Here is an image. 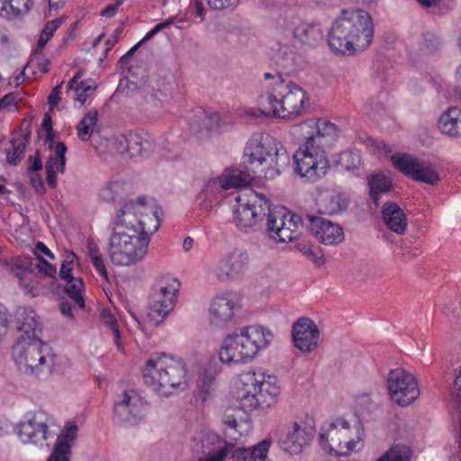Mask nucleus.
Segmentation results:
<instances>
[{
	"mask_svg": "<svg viewBox=\"0 0 461 461\" xmlns=\"http://www.w3.org/2000/svg\"><path fill=\"white\" fill-rule=\"evenodd\" d=\"M294 42L300 46L314 47L323 39L321 25L296 19L291 28Z\"/></svg>",
	"mask_w": 461,
	"mask_h": 461,
	"instance_id": "obj_23",
	"label": "nucleus"
},
{
	"mask_svg": "<svg viewBox=\"0 0 461 461\" xmlns=\"http://www.w3.org/2000/svg\"><path fill=\"white\" fill-rule=\"evenodd\" d=\"M73 269V260H64L61 264V267L59 269V277L62 280H65L66 282L75 278V276H72L71 272Z\"/></svg>",
	"mask_w": 461,
	"mask_h": 461,
	"instance_id": "obj_60",
	"label": "nucleus"
},
{
	"mask_svg": "<svg viewBox=\"0 0 461 461\" xmlns=\"http://www.w3.org/2000/svg\"><path fill=\"white\" fill-rule=\"evenodd\" d=\"M147 402L134 390H125L113 406V420L119 423L135 421L144 415Z\"/></svg>",
	"mask_w": 461,
	"mask_h": 461,
	"instance_id": "obj_16",
	"label": "nucleus"
},
{
	"mask_svg": "<svg viewBox=\"0 0 461 461\" xmlns=\"http://www.w3.org/2000/svg\"><path fill=\"white\" fill-rule=\"evenodd\" d=\"M289 163L290 157L282 143L270 135L262 136L259 141L246 146L242 165L224 169L217 181L223 190L244 187L256 177L275 178Z\"/></svg>",
	"mask_w": 461,
	"mask_h": 461,
	"instance_id": "obj_2",
	"label": "nucleus"
},
{
	"mask_svg": "<svg viewBox=\"0 0 461 461\" xmlns=\"http://www.w3.org/2000/svg\"><path fill=\"white\" fill-rule=\"evenodd\" d=\"M318 147L325 150L337 140L339 130L335 123L324 119L316 120Z\"/></svg>",
	"mask_w": 461,
	"mask_h": 461,
	"instance_id": "obj_31",
	"label": "nucleus"
},
{
	"mask_svg": "<svg viewBox=\"0 0 461 461\" xmlns=\"http://www.w3.org/2000/svg\"><path fill=\"white\" fill-rule=\"evenodd\" d=\"M101 317L107 327L111 329L114 343L116 344L118 349L122 350L123 347L121 343L120 331L115 317L111 313L109 310L106 309L102 311Z\"/></svg>",
	"mask_w": 461,
	"mask_h": 461,
	"instance_id": "obj_44",
	"label": "nucleus"
},
{
	"mask_svg": "<svg viewBox=\"0 0 461 461\" xmlns=\"http://www.w3.org/2000/svg\"><path fill=\"white\" fill-rule=\"evenodd\" d=\"M294 161L295 172L310 182L323 177L330 166L325 150L319 147H300L294 154Z\"/></svg>",
	"mask_w": 461,
	"mask_h": 461,
	"instance_id": "obj_10",
	"label": "nucleus"
},
{
	"mask_svg": "<svg viewBox=\"0 0 461 461\" xmlns=\"http://www.w3.org/2000/svg\"><path fill=\"white\" fill-rule=\"evenodd\" d=\"M246 380L253 386L254 391H258V399L263 402L264 407H271L276 401L280 390L276 384V377L267 375V378L263 373H248Z\"/></svg>",
	"mask_w": 461,
	"mask_h": 461,
	"instance_id": "obj_22",
	"label": "nucleus"
},
{
	"mask_svg": "<svg viewBox=\"0 0 461 461\" xmlns=\"http://www.w3.org/2000/svg\"><path fill=\"white\" fill-rule=\"evenodd\" d=\"M28 175L30 178V183L35 189V191L40 194H45L46 188L41 175L37 172L28 173Z\"/></svg>",
	"mask_w": 461,
	"mask_h": 461,
	"instance_id": "obj_54",
	"label": "nucleus"
},
{
	"mask_svg": "<svg viewBox=\"0 0 461 461\" xmlns=\"http://www.w3.org/2000/svg\"><path fill=\"white\" fill-rule=\"evenodd\" d=\"M303 221L300 215L292 213L285 208L270 209L267 219L268 236L277 242H288L300 235Z\"/></svg>",
	"mask_w": 461,
	"mask_h": 461,
	"instance_id": "obj_11",
	"label": "nucleus"
},
{
	"mask_svg": "<svg viewBox=\"0 0 461 461\" xmlns=\"http://www.w3.org/2000/svg\"><path fill=\"white\" fill-rule=\"evenodd\" d=\"M328 43L336 54L352 55L366 50L374 37V23L369 13L362 8L343 9L332 23Z\"/></svg>",
	"mask_w": 461,
	"mask_h": 461,
	"instance_id": "obj_3",
	"label": "nucleus"
},
{
	"mask_svg": "<svg viewBox=\"0 0 461 461\" xmlns=\"http://www.w3.org/2000/svg\"><path fill=\"white\" fill-rule=\"evenodd\" d=\"M292 337L295 348L303 352H310L318 347L320 331L313 321L302 317L294 323Z\"/></svg>",
	"mask_w": 461,
	"mask_h": 461,
	"instance_id": "obj_20",
	"label": "nucleus"
},
{
	"mask_svg": "<svg viewBox=\"0 0 461 461\" xmlns=\"http://www.w3.org/2000/svg\"><path fill=\"white\" fill-rule=\"evenodd\" d=\"M29 166L27 167V173L37 172L42 169V161L40 157V153L37 150L35 157L30 156L28 158Z\"/></svg>",
	"mask_w": 461,
	"mask_h": 461,
	"instance_id": "obj_61",
	"label": "nucleus"
},
{
	"mask_svg": "<svg viewBox=\"0 0 461 461\" xmlns=\"http://www.w3.org/2000/svg\"><path fill=\"white\" fill-rule=\"evenodd\" d=\"M271 442L270 438H265L250 447L253 461H260L267 458Z\"/></svg>",
	"mask_w": 461,
	"mask_h": 461,
	"instance_id": "obj_47",
	"label": "nucleus"
},
{
	"mask_svg": "<svg viewBox=\"0 0 461 461\" xmlns=\"http://www.w3.org/2000/svg\"><path fill=\"white\" fill-rule=\"evenodd\" d=\"M438 125L439 131L451 138L461 136V109L451 106L441 113Z\"/></svg>",
	"mask_w": 461,
	"mask_h": 461,
	"instance_id": "obj_29",
	"label": "nucleus"
},
{
	"mask_svg": "<svg viewBox=\"0 0 461 461\" xmlns=\"http://www.w3.org/2000/svg\"><path fill=\"white\" fill-rule=\"evenodd\" d=\"M348 203V197L344 193L335 190L321 192L316 200L318 212L329 215L338 214L346 211Z\"/></svg>",
	"mask_w": 461,
	"mask_h": 461,
	"instance_id": "obj_27",
	"label": "nucleus"
},
{
	"mask_svg": "<svg viewBox=\"0 0 461 461\" xmlns=\"http://www.w3.org/2000/svg\"><path fill=\"white\" fill-rule=\"evenodd\" d=\"M49 415L41 411L29 413L27 420L17 428V435L23 443L41 444L46 439Z\"/></svg>",
	"mask_w": 461,
	"mask_h": 461,
	"instance_id": "obj_18",
	"label": "nucleus"
},
{
	"mask_svg": "<svg viewBox=\"0 0 461 461\" xmlns=\"http://www.w3.org/2000/svg\"><path fill=\"white\" fill-rule=\"evenodd\" d=\"M231 458L233 461H253V457L251 456L250 447L236 448L232 452Z\"/></svg>",
	"mask_w": 461,
	"mask_h": 461,
	"instance_id": "obj_56",
	"label": "nucleus"
},
{
	"mask_svg": "<svg viewBox=\"0 0 461 461\" xmlns=\"http://www.w3.org/2000/svg\"><path fill=\"white\" fill-rule=\"evenodd\" d=\"M277 76L271 91L260 97L259 110L266 116L294 119L306 110V94L299 86Z\"/></svg>",
	"mask_w": 461,
	"mask_h": 461,
	"instance_id": "obj_6",
	"label": "nucleus"
},
{
	"mask_svg": "<svg viewBox=\"0 0 461 461\" xmlns=\"http://www.w3.org/2000/svg\"><path fill=\"white\" fill-rule=\"evenodd\" d=\"M24 143L25 141L17 142L11 140V147L5 149L6 162L11 166H17L24 155Z\"/></svg>",
	"mask_w": 461,
	"mask_h": 461,
	"instance_id": "obj_42",
	"label": "nucleus"
},
{
	"mask_svg": "<svg viewBox=\"0 0 461 461\" xmlns=\"http://www.w3.org/2000/svg\"><path fill=\"white\" fill-rule=\"evenodd\" d=\"M17 329L20 335L17 338H23L26 340H42L41 335L42 332L41 323L35 312L32 308H23L17 313Z\"/></svg>",
	"mask_w": 461,
	"mask_h": 461,
	"instance_id": "obj_26",
	"label": "nucleus"
},
{
	"mask_svg": "<svg viewBox=\"0 0 461 461\" xmlns=\"http://www.w3.org/2000/svg\"><path fill=\"white\" fill-rule=\"evenodd\" d=\"M387 387L391 400L399 406H407L412 403L420 395L417 380L402 368H396L389 372Z\"/></svg>",
	"mask_w": 461,
	"mask_h": 461,
	"instance_id": "obj_14",
	"label": "nucleus"
},
{
	"mask_svg": "<svg viewBox=\"0 0 461 461\" xmlns=\"http://www.w3.org/2000/svg\"><path fill=\"white\" fill-rule=\"evenodd\" d=\"M39 272L43 273L45 276L54 277L57 273V268L54 265H51L43 258H41L38 266Z\"/></svg>",
	"mask_w": 461,
	"mask_h": 461,
	"instance_id": "obj_59",
	"label": "nucleus"
},
{
	"mask_svg": "<svg viewBox=\"0 0 461 461\" xmlns=\"http://www.w3.org/2000/svg\"><path fill=\"white\" fill-rule=\"evenodd\" d=\"M123 23L120 24L113 32L112 35L109 36L107 39L105 44L107 45V48L104 50V57H106L108 51H110L111 48L118 42L119 36L123 32Z\"/></svg>",
	"mask_w": 461,
	"mask_h": 461,
	"instance_id": "obj_62",
	"label": "nucleus"
},
{
	"mask_svg": "<svg viewBox=\"0 0 461 461\" xmlns=\"http://www.w3.org/2000/svg\"><path fill=\"white\" fill-rule=\"evenodd\" d=\"M258 391L249 389L240 396V406L245 411H253L258 407L263 408V402L258 399Z\"/></svg>",
	"mask_w": 461,
	"mask_h": 461,
	"instance_id": "obj_43",
	"label": "nucleus"
},
{
	"mask_svg": "<svg viewBox=\"0 0 461 461\" xmlns=\"http://www.w3.org/2000/svg\"><path fill=\"white\" fill-rule=\"evenodd\" d=\"M120 189L121 185L119 183H110L100 189L99 199L107 203L114 202Z\"/></svg>",
	"mask_w": 461,
	"mask_h": 461,
	"instance_id": "obj_48",
	"label": "nucleus"
},
{
	"mask_svg": "<svg viewBox=\"0 0 461 461\" xmlns=\"http://www.w3.org/2000/svg\"><path fill=\"white\" fill-rule=\"evenodd\" d=\"M50 348L43 340H24L17 338L12 350V357L18 369L29 375H39L47 367L50 372L53 366L49 357Z\"/></svg>",
	"mask_w": 461,
	"mask_h": 461,
	"instance_id": "obj_8",
	"label": "nucleus"
},
{
	"mask_svg": "<svg viewBox=\"0 0 461 461\" xmlns=\"http://www.w3.org/2000/svg\"><path fill=\"white\" fill-rule=\"evenodd\" d=\"M276 62L285 73L294 72L296 69V52L294 48L280 45L276 52Z\"/></svg>",
	"mask_w": 461,
	"mask_h": 461,
	"instance_id": "obj_35",
	"label": "nucleus"
},
{
	"mask_svg": "<svg viewBox=\"0 0 461 461\" xmlns=\"http://www.w3.org/2000/svg\"><path fill=\"white\" fill-rule=\"evenodd\" d=\"M237 303L231 294L217 295L209 309L210 321L216 326H223L235 315Z\"/></svg>",
	"mask_w": 461,
	"mask_h": 461,
	"instance_id": "obj_24",
	"label": "nucleus"
},
{
	"mask_svg": "<svg viewBox=\"0 0 461 461\" xmlns=\"http://www.w3.org/2000/svg\"><path fill=\"white\" fill-rule=\"evenodd\" d=\"M77 430L78 428L75 422H68L59 435L47 461H70L71 447L75 443Z\"/></svg>",
	"mask_w": 461,
	"mask_h": 461,
	"instance_id": "obj_25",
	"label": "nucleus"
},
{
	"mask_svg": "<svg viewBox=\"0 0 461 461\" xmlns=\"http://www.w3.org/2000/svg\"><path fill=\"white\" fill-rule=\"evenodd\" d=\"M312 436V428L302 426L297 421H294L286 426L278 442L284 451L291 455H297L310 443Z\"/></svg>",
	"mask_w": 461,
	"mask_h": 461,
	"instance_id": "obj_19",
	"label": "nucleus"
},
{
	"mask_svg": "<svg viewBox=\"0 0 461 461\" xmlns=\"http://www.w3.org/2000/svg\"><path fill=\"white\" fill-rule=\"evenodd\" d=\"M175 21L174 17H171L170 19L158 23L153 29H151L145 37L141 40V41H146L153 38L158 32L162 31L163 29L168 28Z\"/></svg>",
	"mask_w": 461,
	"mask_h": 461,
	"instance_id": "obj_58",
	"label": "nucleus"
},
{
	"mask_svg": "<svg viewBox=\"0 0 461 461\" xmlns=\"http://www.w3.org/2000/svg\"><path fill=\"white\" fill-rule=\"evenodd\" d=\"M214 376L208 372H204L202 380L198 382V391L195 394L197 400L205 402L212 397L213 392Z\"/></svg>",
	"mask_w": 461,
	"mask_h": 461,
	"instance_id": "obj_41",
	"label": "nucleus"
},
{
	"mask_svg": "<svg viewBox=\"0 0 461 461\" xmlns=\"http://www.w3.org/2000/svg\"><path fill=\"white\" fill-rule=\"evenodd\" d=\"M423 45L427 51L433 53L441 48L442 41L436 33L427 32L423 33Z\"/></svg>",
	"mask_w": 461,
	"mask_h": 461,
	"instance_id": "obj_49",
	"label": "nucleus"
},
{
	"mask_svg": "<svg viewBox=\"0 0 461 461\" xmlns=\"http://www.w3.org/2000/svg\"><path fill=\"white\" fill-rule=\"evenodd\" d=\"M95 89V87L93 86L91 79L82 80L79 82V85H77L74 99L83 105Z\"/></svg>",
	"mask_w": 461,
	"mask_h": 461,
	"instance_id": "obj_46",
	"label": "nucleus"
},
{
	"mask_svg": "<svg viewBox=\"0 0 461 461\" xmlns=\"http://www.w3.org/2000/svg\"><path fill=\"white\" fill-rule=\"evenodd\" d=\"M176 288L160 281L156 283L149 296L148 321L154 326L162 323L174 309Z\"/></svg>",
	"mask_w": 461,
	"mask_h": 461,
	"instance_id": "obj_13",
	"label": "nucleus"
},
{
	"mask_svg": "<svg viewBox=\"0 0 461 461\" xmlns=\"http://www.w3.org/2000/svg\"><path fill=\"white\" fill-rule=\"evenodd\" d=\"M391 161L395 168L415 181L435 185L440 180L438 173L429 162L406 153L392 155Z\"/></svg>",
	"mask_w": 461,
	"mask_h": 461,
	"instance_id": "obj_15",
	"label": "nucleus"
},
{
	"mask_svg": "<svg viewBox=\"0 0 461 461\" xmlns=\"http://www.w3.org/2000/svg\"><path fill=\"white\" fill-rule=\"evenodd\" d=\"M15 276L19 279L20 285L23 286L28 292H32L36 286L30 281L29 274L21 269L19 266H17V271L14 273Z\"/></svg>",
	"mask_w": 461,
	"mask_h": 461,
	"instance_id": "obj_53",
	"label": "nucleus"
},
{
	"mask_svg": "<svg viewBox=\"0 0 461 461\" xmlns=\"http://www.w3.org/2000/svg\"><path fill=\"white\" fill-rule=\"evenodd\" d=\"M310 229L315 238L322 244L336 246L344 240L343 228L330 220L307 214Z\"/></svg>",
	"mask_w": 461,
	"mask_h": 461,
	"instance_id": "obj_21",
	"label": "nucleus"
},
{
	"mask_svg": "<svg viewBox=\"0 0 461 461\" xmlns=\"http://www.w3.org/2000/svg\"><path fill=\"white\" fill-rule=\"evenodd\" d=\"M212 10L221 11L232 9L239 4L240 0H205Z\"/></svg>",
	"mask_w": 461,
	"mask_h": 461,
	"instance_id": "obj_51",
	"label": "nucleus"
},
{
	"mask_svg": "<svg viewBox=\"0 0 461 461\" xmlns=\"http://www.w3.org/2000/svg\"><path fill=\"white\" fill-rule=\"evenodd\" d=\"M273 339V333L262 326L240 328L239 332L236 330L225 337L219 358L224 364L245 363L267 348Z\"/></svg>",
	"mask_w": 461,
	"mask_h": 461,
	"instance_id": "obj_4",
	"label": "nucleus"
},
{
	"mask_svg": "<svg viewBox=\"0 0 461 461\" xmlns=\"http://www.w3.org/2000/svg\"><path fill=\"white\" fill-rule=\"evenodd\" d=\"M411 450L402 444H395L391 447L376 461H411Z\"/></svg>",
	"mask_w": 461,
	"mask_h": 461,
	"instance_id": "obj_40",
	"label": "nucleus"
},
{
	"mask_svg": "<svg viewBox=\"0 0 461 461\" xmlns=\"http://www.w3.org/2000/svg\"><path fill=\"white\" fill-rule=\"evenodd\" d=\"M296 249L316 267H322L325 263V258L321 249L307 242H299L295 245Z\"/></svg>",
	"mask_w": 461,
	"mask_h": 461,
	"instance_id": "obj_37",
	"label": "nucleus"
},
{
	"mask_svg": "<svg viewBox=\"0 0 461 461\" xmlns=\"http://www.w3.org/2000/svg\"><path fill=\"white\" fill-rule=\"evenodd\" d=\"M84 282L80 277H75L67 281L65 293L78 306L79 309L85 308V300L82 294L84 289Z\"/></svg>",
	"mask_w": 461,
	"mask_h": 461,
	"instance_id": "obj_36",
	"label": "nucleus"
},
{
	"mask_svg": "<svg viewBox=\"0 0 461 461\" xmlns=\"http://www.w3.org/2000/svg\"><path fill=\"white\" fill-rule=\"evenodd\" d=\"M237 208L234 210V221L237 227L245 232H249L258 221L268 217L270 213L269 201L258 193L253 194V199L243 196L236 198Z\"/></svg>",
	"mask_w": 461,
	"mask_h": 461,
	"instance_id": "obj_9",
	"label": "nucleus"
},
{
	"mask_svg": "<svg viewBox=\"0 0 461 461\" xmlns=\"http://www.w3.org/2000/svg\"><path fill=\"white\" fill-rule=\"evenodd\" d=\"M139 131L131 132L127 136H120L116 140L122 149H117V154L128 153L131 158H137V151H140L139 146Z\"/></svg>",
	"mask_w": 461,
	"mask_h": 461,
	"instance_id": "obj_39",
	"label": "nucleus"
},
{
	"mask_svg": "<svg viewBox=\"0 0 461 461\" xmlns=\"http://www.w3.org/2000/svg\"><path fill=\"white\" fill-rule=\"evenodd\" d=\"M41 127L46 131V139L45 143H48L49 149L53 151L51 153L46 163H45V170H46V181L48 185L50 188L57 187V173H64L66 168V152L67 146L64 142L54 141V131L52 128V120L49 113H45Z\"/></svg>",
	"mask_w": 461,
	"mask_h": 461,
	"instance_id": "obj_12",
	"label": "nucleus"
},
{
	"mask_svg": "<svg viewBox=\"0 0 461 461\" xmlns=\"http://www.w3.org/2000/svg\"><path fill=\"white\" fill-rule=\"evenodd\" d=\"M98 115V111L96 109H92L88 111L77 123L76 129L77 137L81 140L86 141L90 138L97 123Z\"/></svg>",
	"mask_w": 461,
	"mask_h": 461,
	"instance_id": "obj_34",
	"label": "nucleus"
},
{
	"mask_svg": "<svg viewBox=\"0 0 461 461\" xmlns=\"http://www.w3.org/2000/svg\"><path fill=\"white\" fill-rule=\"evenodd\" d=\"M122 2L123 0H117L114 4L108 5L104 9H103L101 15L107 18L114 16Z\"/></svg>",
	"mask_w": 461,
	"mask_h": 461,
	"instance_id": "obj_64",
	"label": "nucleus"
},
{
	"mask_svg": "<svg viewBox=\"0 0 461 461\" xmlns=\"http://www.w3.org/2000/svg\"><path fill=\"white\" fill-rule=\"evenodd\" d=\"M363 426L357 422L351 427L341 417H338L322 427L320 434V444L330 455L344 456L355 450L357 444L362 439Z\"/></svg>",
	"mask_w": 461,
	"mask_h": 461,
	"instance_id": "obj_7",
	"label": "nucleus"
},
{
	"mask_svg": "<svg viewBox=\"0 0 461 461\" xmlns=\"http://www.w3.org/2000/svg\"><path fill=\"white\" fill-rule=\"evenodd\" d=\"M32 5L31 0H0V16L11 19L27 13Z\"/></svg>",
	"mask_w": 461,
	"mask_h": 461,
	"instance_id": "obj_32",
	"label": "nucleus"
},
{
	"mask_svg": "<svg viewBox=\"0 0 461 461\" xmlns=\"http://www.w3.org/2000/svg\"><path fill=\"white\" fill-rule=\"evenodd\" d=\"M60 24L61 21L59 19L49 21L43 27L41 35L50 41Z\"/></svg>",
	"mask_w": 461,
	"mask_h": 461,
	"instance_id": "obj_55",
	"label": "nucleus"
},
{
	"mask_svg": "<svg viewBox=\"0 0 461 461\" xmlns=\"http://www.w3.org/2000/svg\"><path fill=\"white\" fill-rule=\"evenodd\" d=\"M139 140L140 151H137V158L149 157L155 149V142L146 132H140Z\"/></svg>",
	"mask_w": 461,
	"mask_h": 461,
	"instance_id": "obj_45",
	"label": "nucleus"
},
{
	"mask_svg": "<svg viewBox=\"0 0 461 461\" xmlns=\"http://www.w3.org/2000/svg\"><path fill=\"white\" fill-rule=\"evenodd\" d=\"M167 95L160 89L151 88L147 91L145 99L153 107H160L166 100Z\"/></svg>",
	"mask_w": 461,
	"mask_h": 461,
	"instance_id": "obj_50",
	"label": "nucleus"
},
{
	"mask_svg": "<svg viewBox=\"0 0 461 461\" xmlns=\"http://www.w3.org/2000/svg\"><path fill=\"white\" fill-rule=\"evenodd\" d=\"M157 212L145 197L125 203L116 215L108 244V255L117 266L129 267L141 261L150 236L158 229Z\"/></svg>",
	"mask_w": 461,
	"mask_h": 461,
	"instance_id": "obj_1",
	"label": "nucleus"
},
{
	"mask_svg": "<svg viewBox=\"0 0 461 461\" xmlns=\"http://www.w3.org/2000/svg\"><path fill=\"white\" fill-rule=\"evenodd\" d=\"M142 376L145 384L167 397L172 393V389L183 390L185 387L187 371L182 358L161 353L147 361Z\"/></svg>",
	"mask_w": 461,
	"mask_h": 461,
	"instance_id": "obj_5",
	"label": "nucleus"
},
{
	"mask_svg": "<svg viewBox=\"0 0 461 461\" xmlns=\"http://www.w3.org/2000/svg\"><path fill=\"white\" fill-rule=\"evenodd\" d=\"M10 322V316L6 307L0 303V342L3 337L6 334L8 325Z\"/></svg>",
	"mask_w": 461,
	"mask_h": 461,
	"instance_id": "obj_52",
	"label": "nucleus"
},
{
	"mask_svg": "<svg viewBox=\"0 0 461 461\" xmlns=\"http://www.w3.org/2000/svg\"><path fill=\"white\" fill-rule=\"evenodd\" d=\"M175 21L174 17H171L170 19L158 23L153 29H151L145 37L141 40V41H146L153 38L158 32L162 31L163 29L168 28Z\"/></svg>",
	"mask_w": 461,
	"mask_h": 461,
	"instance_id": "obj_57",
	"label": "nucleus"
},
{
	"mask_svg": "<svg viewBox=\"0 0 461 461\" xmlns=\"http://www.w3.org/2000/svg\"><path fill=\"white\" fill-rule=\"evenodd\" d=\"M249 257L246 250L234 249L221 258L214 269L216 278L221 282L236 279L249 268Z\"/></svg>",
	"mask_w": 461,
	"mask_h": 461,
	"instance_id": "obj_17",
	"label": "nucleus"
},
{
	"mask_svg": "<svg viewBox=\"0 0 461 461\" xmlns=\"http://www.w3.org/2000/svg\"><path fill=\"white\" fill-rule=\"evenodd\" d=\"M298 136L304 140L300 147H308L310 149L318 147L316 120H308L296 128Z\"/></svg>",
	"mask_w": 461,
	"mask_h": 461,
	"instance_id": "obj_33",
	"label": "nucleus"
},
{
	"mask_svg": "<svg viewBox=\"0 0 461 461\" xmlns=\"http://www.w3.org/2000/svg\"><path fill=\"white\" fill-rule=\"evenodd\" d=\"M382 219L390 230L400 235L405 233L408 225L407 217L396 203H385L383 205Z\"/></svg>",
	"mask_w": 461,
	"mask_h": 461,
	"instance_id": "obj_28",
	"label": "nucleus"
},
{
	"mask_svg": "<svg viewBox=\"0 0 461 461\" xmlns=\"http://www.w3.org/2000/svg\"><path fill=\"white\" fill-rule=\"evenodd\" d=\"M369 194L374 203L379 205L380 195L388 193L392 187V179L381 172L373 173L367 178Z\"/></svg>",
	"mask_w": 461,
	"mask_h": 461,
	"instance_id": "obj_30",
	"label": "nucleus"
},
{
	"mask_svg": "<svg viewBox=\"0 0 461 461\" xmlns=\"http://www.w3.org/2000/svg\"><path fill=\"white\" fill-rule=\"evenodd\" d=\"M86 249L88 256L91 258V262L95 269L101 275L104 279H108V272L106 270L103 256L99 251L97 244L93 239H88L86 242Z\"/></svg>",
	"mask_w": 461,
	"mask_h": 461,
	"instance_id": "obj_38",
	"label": "nucleus"
},
{
	"mask_svg": "<svg viewBox=\"0 0 461 461\" xmlns=\"http://www.w3.org/2000/svg\"><path fill=\"white\" fill-rule=\"evenodd\" d=\"M61 85L62 83L53 87L50 94L49 95L48 103L50 107H54L55 105H57L60 100Z\"/></svg>",
	"mask_w": 461,
	"mask_h": 461,
	"instance_id": "obj_63",
	"label": "nucleus"
}]
</instances>
